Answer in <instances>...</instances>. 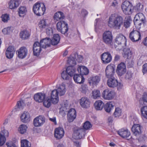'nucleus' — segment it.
<instances>
[{"label":"nucleus","mask_w":147,"mask_h":147,"mask_svg":"<svg viewBox=\"0 0 147 147\" xmlns=\"http://www.w3.org/2000/svg\"><path fill=\"white\" fill-rule=\"evenodd\" d=\"M123 18L121 16L115 14H112L109 17L108 26L111 28L119 29L123 24Z\"/></svg>","instance_id":"nucleus-1"},{"label":"nucleus","mask_w":147,"mask_h":147,"mask_svg":"<svg viewBox=\"0 0 147 147\" xmlns=\"http://www.w3.org/2000/svg\"><path fill=\"white\" fill-rule=\"evenodd\" d=\"M33 10L34 13L37 16H41L44 14L46 7L44 3L37 2L33 5Z\"/></svg>","instance_id":"nucleus-2"},{"label":"nucleus","mask_w":147,"mask_h":147,"mask_svg":"<svg viewBox=\"0 0 147 147\" xmlns=\"http://www.w3.org/2000/svg\"><path fill=\"white\" fill-rule=\"evenodd\" d=\"M134 24L138 29L141 28L140 26L142 24H144L146 22V20L143 14L139 13L136 14L134 19Z\"/></svg>","instance_id":"nucleus-3"},{"label":"nucleus","mask_w":147,"mask_h":147,"mask_svg":"<svg viewBox=\"0 0 147 147\" xmlns=\"http://www.w3.org/2000/svg\"><path fill=\"white\" fill-rule=\"evenodd\" d=\"M121 6L122 10L126 15H130L133 11L132 5L129 1H124L122 3Z\"/></svg>","instance_id":"nucleus-4"},{"label":"nucleus","mask_w":147,"mask_h":147,"mask_svg":"<svg viewBox=\"0 0 147 147\" xmlns=\"http://www.w3.org/2000/svg\"><path fill=\"white\" fill-rule=\"evenodd\" d=\"M73 138L76 139L83 138L86 134L85 131L82 128L76 127L74 128Z\"/></svg>","instance_id":"nucleus-5"},{"label":"nucleus","mask_w":147,"mask_h":147,"mask_svg":"<svg viewBox=\"0 0 147 147\" xmlns=\"http://www.w3.org/2000/svg\"><path fill=\"white\" fill-rule=\"evenodd\" d=\"M113 35L110 31L105 32L102 35L103 42L108 45H111L113 43Z\"/></svg>","instance_id":"nucleus-6"},{"label":"nucleus","mask_w":147,"mask_h":147,"mask_svg":"<svg viewBox=\"0 0 147 147\" xmlns=\"http://www.w3.org/2000/svg\"><path fill=\"white\" fill-rule=\"evenodd\" d=\"M67 26V24L63 21H60L57 24V30L63 34H65L68 31Z\"/></svg>","instance_id":"nucleus-7"},{"label":"nucleus","mask_w":147,"mask_h":147,"mask_svg":"<svg viewBox=\"0 0 147 147\" xmlns=\"http://www.w3.org/2000/svg\"><path fill=\"white\" fill-rule=\"evenodd\" d=\"M115 42L121 47L126 46V39L125 37L121 34H118L115 39Z\"/></svg>","instance_id":"nucleus-8"},{"label":"nucleus","mask_w":147,"mask_h":147,"mask_svg":"<svg viewBox=\"0 0 147 147\" xmlns=\"http://www.w3.org/2000/svg\"><path fill=\"white\" fill-rule=\"evenodd\" d=\"M129 38L132 42L138 41L141 39L140 33L136 30H133L129 34Z\"/></svg>","instance_id":"nucleus-9"},{"label":"nucleus","mask_w":147,"mask_h":147,"mask_svg":"<svg viewBox=\"0 0 147 147\" xmlns=\"http://www.w3.org/2000/svg\"><path fill=\"white\" fill-rule=\"evenodd\" d=\"M102 96L105 100H111L114 98L115 93L113 91L107 89L103 91Z\"/></svg>","instance_id":"nucleus-10"},{"label":"nucleus","mask_w":147,"mask_h":147,"mask_svg":"<svg viewBox=\"0 0 147 147\" xmlns=\"http://www.w3.org/2000/svg\"><path fill=\"white\" fill-rule=\"evenodd\" d=\"M115 68L113 66L109 65L107 66L105 70V76L107 78L114 77Z\"/></svg>","instance_id":"nucleus-11"},{"label":"nucleus","mask_w":147,"mask_h":147,"mask_svg":"<svg viewBox=\"0 0 147 147\" xmlns=\"http://www.w3.org/2000/svg\"><path fill=\"white\" fill-rule=\"evenodd\" d=\"M126 71L125 64L123 62H121L117 66L116 72L119 76H121L126 72Z\"/></svg>","instance_id":"nucleus-12"},{"label":"nucleus","mask_w":147,"mask_h":147,"mask_svg":"<svg viewBox=\"0 0 147 147\" xmlns=\"http://www.w3.org/2000/svg\"><path fill=\"white\" fill-rule=\"evenodd\" d=\"M9 136L8 131L3 129L1 130L0 132V146H3L5 143L6 139L5 137H8Z\"/></svg>","instance_id":"nucleus-13"},{"label":"nucleus","mask_w":147,"mask_h":147,"mask_svg":"<svg viewBox=\"0 0 147 147\" xmlns=\"http://www.w3.org/2000/svg\"><path fill=\"white\" fill-rule=\"evenodd\" d=\"M101 57L103 63L104 64L110 63L111 61L112 58L111 54L108 52H106L102 53Z\"/></svg>","instance_id":"nucleus-14"},{"label":"nucleus","mask_w":147,"mask_h":147,"mask_svg":"<svg viewBox=\"0 0 147 147\" xmlns=\"http://www.w3.org/2000/svg\"><path fill=\"white\" fill-rule=\"evenodd\" d=\"M45 122V118L42 116H39L34 119L33 123L35 127H39L43 125Z\"/></svg>","instance_id":"nucleus-15"},{"label":"nucleus","mask_w":147,"mask_h":147,"mask_svg":"<svg viewBox=\"0 0 147 147\" xmlns=\"http://www.w3.org/2000/svg\"><path fill=\"white\" fill-rule=\"evenodd\" d=\"M80 104L82 107L88 108L90 107V101L86 97H82L80 100Z\"/></svg>","instance_id":"nucleus-16"},{"label":"nucleus","mask_w":147,"mask_h":147,"mask_svg":"<svg viewBox=\"0 0 147 147\" xmlns=\"http://www.w3.org/2000/svg\"><path fill=\"white\" fill-rule=\"evenodd\" d=\"M76 111L74 109H70L67 115V119L69 122H72L76 117Z\"/></svg>","instance_id":"nucleus-17"},{"label":"nucleus","mask_w":147,"mask_h":147,"mask_svg":"<svg viewBox=\"0 0 147 147\" xmlns=\"http://www.w3.org/2000/svg\"><path fill=\"white\" fill-rule=\"evenodd\" d=\"M64 130L62 128H57L55 130L54 136L57 139H61L64 136Z\"/></svg>","instance_id":"nucleus-18"},{"label":"nucleus","mask_w":147,"mask_h":147,"mask_svg":"<svg viewBox=\"0 0 147 147\" xmlns=\"http://www.w3.org/2000/svg\"><path fill=\"white\" fill-rule=\"evenodd\" d=\"M134 124L131 127V131L136 136H139L141 134V126L139 124Z\"/></svg>","instance_id":"nucleus-19"},{"label":"nucleus","mask_w":147,"mask_h":147,"mask_svg":"<svg viewBox=\"0 0 147 147\" xmlns=\"http://www.w3.org/2000/svg\"><path fill=\"white\" fill-rule=\"evenodd\" d=\"M58 93L56 90H53L51 94V98L52 102L54 104H57L59 101Z\"/></svg>","instance_id":"nucleus-20"},{"label":"nucleus","mask_w":147,"mask_h":147,"mask_svg":"<svg viewBox=\"0 0 147 147\" xmlns=\"http://www.w3.org/2000/svg\"><path fill=\"white\" fill-rule=\"evenodd\" d=\"M41 47L39 46V42H35L33 46V51L34 55L37 56L39 55L41 50Z\"/></svg>","instance_id":"nucleus-21"},{"label":"nucleus","mask_w":147,"mask_h":147,"mask_svg":"<svg viewBox=\"0 0 147 147\" xmlns=\"http://www.w3.org/2000/svg\"><path fill=\"white\" fill-rule=\"evenodd\" d=\"M17 51L18 56L21 59L25 58L27 55L28 50L25 47H21Z\"/></svg>","instance_id":"nucleus-22"},{"label":"nucleus","mask_w":147,"mask_h":147,"mask_svg":"<svg viewBox=\"0 0 147 147\" xmlns=\"http://www.w3.org/2000/svg\"><path fill=\"white\" fill-rule=\"evenodd\" d=\"M15 50L13 46H10L8 47L6 51V57L8 59H11L13 56Z\"/></svg>","instance_id":"nucleus-23"},{"label":"nucleus","mask_w":147,"mask_h":147,"mask_svg":"<svg viewBox=\"0 0 147 147\" xmlns=\"http://www.w3.org/2000/svg\"><path fill=\"white\" fill-rule=\"evenodd\" d=\"M107 84L110 87L114 88L117 86L118 82L115 77H113L108 79L107 81Z\"/></svg>","instance_id":"nucleus-24"},{"label":"nucleus","mask_w":147,"mask_h":147,"mask_svg":"<svg viewBox=\"0 0 147 147\" xmlns=\"http://www.w3.org/2000/svg\"><path fill=\"white\" fill-rule=\"evenodd\" d=\"M45 94L41 93H37L35 94L34 96V100L38 102H42L45 99Z\"/></svg>","instance_id":"nucleus-25"},{"label":"nucleus","mask_w":147,"mask_h":147,"mask_svg":"<svg viewBox=\"0 0 147 147\" xmlns=\"http://www.w3.org/2000/svg\"><path fill=\"white\" fill-rule=\"evenodd\" d=\"M21 121L24 123H26L28 122L30 120V116L28 112H24L21 117Z\"/></svg>","instance_id":"nucleus-26"},{"label":"nucleus","mask_w":147,"mask_h":147,"mask_svg":"<svg viewBox=\"0 0 147 147\" xmlns=\"http://www.w3.org/2000/svg\"><path fill=\"white\" fill-rule=\"evenodd\" d=\"M118 134L122 138H127L130 135V132L127 129H121L118 131Z\"/></svg>","instance_id":"nucleus-27"},{"label":"nucleus","mask_w":147,"mask_h":147,"mask_svg":"<svg viewBox=\"0 0 147 147\" xmlns=\"http://www.w3.org/2000/svg\"><path fill=\"white\" fill-rule=\"evenodd\" d=\"M115 103L114 102L109 101L104 105V109L106 112L110 113L113 109Z\"/></svg>","instance_id":"nucleus-28"},{"label":"nucleus","mask_w":147,"mask_h":147,"mask_svg":"<svg viewBox=\"0 0 147 147\" xmlns=\"http://www.w3.org/2000/svg\"><path fill=\"white\" fill-rule=\"evenodd\" d=\"M77 70L81 75H87L89 73V70L87 67L83 66H79L77 68Z\"/></svg>","instance_id":"nucleus-29"},{"label":"nucleus","mask_w":147,"mask_h":147,"mask_svg":"<svg viewBox=\"0 0 147 147\" xmlns=\"http://www.w3.org/2000/svg\"><path fill=\"white\" fill-rule=\"evenodd\" d=\"M124 53L123 57L127 59H131L132 57V53L131 50L129 48H125L123 50Z\"/></svg>","instance_id":"nucleus-30"},{"label":"nucleus","mask_w":147,"mask_h":147,"mask_svg":"<svg viewBox=\"0 0 147 147\" xmlns=\"http://www.w3.org/2000/svg\"><path fill=\"white\" fill-rule=\"evenodd\" d=\"M76 54L74 53L73 55H71L67 60V63L69 66H74L76 65Z\"/></svg>","instance_id":"nucleus-31"},{"label":"nucleus","mask_w":147,"mask_h":147,"mask_svg":"<svg viewBox=\"0 0 147 147\" xmlns=\"http://www.w3.org/2000/svg\"><path fill=\"white\" fill-rule=\"evenodd\" d=\"M73 79L75 82L77 83L82 84L84 81V79L81 75L79 74H75L74 75Z\"/></svg>","instance_id":"nucleus-32"},{"label":"nucleus","mask_w":147,"mask_h":147,"mask_svg":"<svg viewBox=\"0 0 147 147\" xmlns=\"http://www.w3.org/2000/svg\"><path fill=\"white\" fill-rule=\"evenodd\" d=\"M104 104L101 100L96 101L94 103L95 109L97 111L101 110L104 107Z\"/></svg>","instance_id":"nucleus-33"},{"label":"nucleus","mask_w":147,"mask_h":147,"mask_svg":"<svg viewBox=\"0 0 147 147\" xmlns=\"http://www.w3.org/2000/svg\"><path fill=\"white\" fill-rule=\"evenodd\" d=\"M65 16L63 12L61 11H58L55 14L54 16V18L55 20L57 21H62L64 19Z\"/></svg>","instance_id":"nucleus-34"},{"label":"nucleus","mask_w":147,"mask_h":147,"mask_svg":"<svg viewBox=\"0 0 147 147\" xmlns=\"http://www.w3.org/2000/svg\"><path fill=\"white\" fill-rule=\"evenodd\" d=\"M100 77L98 76H92L89 78L90 83H92L93 85H96L99 83L100 80Z\"/></svg>","instance_id":"nucleus-35"},{"label":"nucleus","mask_w":147,"mask_h":147,"mask_svg":"<svg viewBox=\"0 0 147 147\" xmlns=\"http://www.w3.org/2000/svg\"><path fill=\"white\" fill-rule=\"evenodd\" d=\"M9 9H13L17 8L19 5L18 0H11L8 3Z\"/></svg>","instance_id":"nucleus-36"},{"label":"nucleus","mask_w":147,"mask_h":147,"mask_svg":"<svg viewBox=\"0 0 147 147\" xmlns=\"http://www.w3.org/2000/svg\"><path fill=\"white\" fill-rule=\"evenodd\" d=\"M56 90L60 96L64 95L66 92L65 84L63 83H62L58 89Z\"/></svg>","instance_id":"nucleus-37"},{"label":"nucleus","mask_w":147,"mask_h":147,"mask_svg":"<svg viewBox=\"0 0 147 147\" xmlns=\"http://www.w3.org/2000/svg\"><path fill=\"white\" fill-rule=\"evenodd\" d=\"M20 35L21 38L23 40L28 39L30 36L29 32L26 30H23L20 32Z\"/></svg>","instance_id":"nucleus-38"},{"label":"nucleus","mask_w":147,"mask_h":147,"mask_svg":"<svg viewBox=\"0 0 147 147\" xmlns=\"http://www.w3.org/2000/svg\"><path fill=\"white\" fill-rule=\"evenodd\" d=\"M65 71L71 77L74 75V73L76 71V69L74 66H69L67 67Z\"/></svg>","instance_id":"nucleus-39"},{"label":"nucleus","mask_w":147,"mask_h":147,"mask_svg":"<svg viewBox=\"0 0 147 147\" xmlns=\"http://www.w3.org/2000/svg\"><path fill=\"white\" fill-rule=\"evenodd\" d=\"M60 40V37L59 35L57 34L54 35L53 38L51 40V43L52 45H57L59 42Z\"/></svg>","instance_id":"nucleus-40"},{"label":"nucleus","mask_w":147,"mask_h":147,"mask_svg":"<svg viewBox=\"0 0 147 147\" xmlns=\"http://www.w3.org/2000/svg\"><path fill=\"white\" fill-rule=\"evenodd\" d=\"M131 22L132 20L130 17L127 16L125 17L123 23L124 26L125 28H128L130 26Z\"/></svg>","instance_id":"nucleus-41"},{"label":"nucleus","mask_w":147,"mask_h":147,"mask_svg":"<svg viewBox=\"0 0 147 147\" xmlns=\"http://www.w3.org/2000/svg\"><path fill=\"white\" fill-rule=\"evenodd\" d=\"M39 27L41 29L46 28L48 27V24L47 23L46 20L42 19L40 20L38 24Z\"/></svg>","instance_id":"nucleus-42"},{"label":"nucleus","mask_w":147,"mask_h":147,"mask_svg":"<svg viewBox=\"0 0 147 147\" xmlns=\"http://www.w3.org/2000/svg\"><path fill=\"white\" fill-rule=\"evenodd\" d=\"M92 94L93 98L95 99H97L100 96V92L98 90H94L92 91Z\"/></svg>","instance_id":"nucleus-43"},{"label":"nucleus","mask_w":147,"mask_h":147,"mask_svg":"<svg viewBox=\"0 0 147 147\" xmlns=\"http://www.w3.org/2000/svg\"><path fill=\"white\" fill-rule=\"evenodd\" d=\"M27 128V127L26 125L22 124L20 125L18 130L21 134H24L26 132Z\"/></svg>","instance_id":"nucleus-44"},{"label":"nucleus","mask_w":147,"mask_h":147,"mask_svg":"<svg viewBox=\"0 0 147 147\" xmlns=\"http://www.w3.org/2000/svg\"><path fill=\"white\" fill-rule=\"evenodd\" d=\"M51 99L47 97L44 100L43 103L44 105L47 108H49L51 105Z\"/></svg>","instance_id":"nucleus-45"},{"label":"nucleus","mask_w":147,"mask_h":147,"mask_svg":"<svg viewBox=\"0 0 147 147\" xmlns=\"http://www.w3.org/2000/svg\"><path fill=\"white\" fill-rule=\"evenodd\" d=\"M122 110L118 107L115 108L113 115L115 117H119L121 115Z\"/></svg>","instance_id":"nucleus-46"},{"label":"nucleus","mask_w":147,"mask_h":147,"mask_svg":"<svg viewBox=\"0 0 147 147\" xmlns=\"http://www.w3.org/2000/svg\"><path fill=\"white\" fill-rule=\"evenodd\" d=\"M27 10L24 7H21L19 8V14L20 17H23L25 14Z\"/></svg>","instance_id":"nucleus-47"},{"label":"nucleus","mask_w":147,"mask_h":147,"mask_svg":"<svg viewBox=\"0 0 147 147\" xmlns=\"http://www.w3.org/2000/svg\"><path fill=\"white\" fill-rule=\"evenodd\" d=\"M141 111L142 116L144 118L147 119V106H144L142 107Z\"/></svg>","instance_id":"nucleus-48"},{"label":"nucleus","mask_w":147,"mask_h":147,"mask_svg":"<svg viewBox=\"0 0 147 147\" xmlns=\"http://www.w3.org/2000/svg\"><path fill=\"white\" fill-rule=\"evenodd\" d=\"M61 76L62 78L64 80H69L71 76L69 75L66 71L63 70L61 73Z\"/></svg>","instance_id":"nucleus-49"},{"label":"nucleus","mask_w":147,"mask_h":147,"mask_svg":"<svg viewBox=\"0 0 147 147\" xmlns=\"http://www.w3.org/2000/svg\"><path fill=\"white\" fill-rule=\"evenodd\" d=\"M30 143L27 140H24L21 141V147H30Z\"/></svg>","instance_id":"nucleus-50"},{"label":"nucleus","mask_w":147,"mask_h":147,"mask_svg":"<svg viewBox=\"0 0 147 147\" xmlns=\"http://www.w3.org/2000/svg\"><path fill=\"white\" fill-rule=\"evenodd\" d=\"M92 127V125L88 121H87L84 123L83 126V129H84L85 131L86 130L89 129Z\"/></svg>","instance_id":"nucleus-51"},{"label":"nucleus","mask_w":147,"mask_h":147,"mask_svg":"<svg viewBox=\"0 0 147 147\" xmlns=\"http://www.w3.org/2000/svg\"><path fill=\"white\" fill-rule=\"evenodd\" d=\"M142 8L141 4L138 3L135 6L133 7V11L134 10L136 12H139L142 10Z\"/></svg>","instance_id":"nucleus-52"},{"label":"nucleus","mask_w":147,"mask_h":147,"mask_svg":"<svg viewBox=\"0 0 147 147\" xmlns=\"http://www.w3.org/2000/svg\"><path fill=\"white\" fill-rule=\"evenodd\" d=\"M2 21L4 22H7L9 20V17L7 14H5L2 15L1 17Z\"/></svg>","instance_id":"nucleus-53"},{"label":"nucleus","mask_w":147,"mask_h":147,"mask_svg":"<svg viewBox=\"0 0 147 147\" xmlns=\"http://www.w3.org/2000/svg\"><path fill=\"white\" fill-rule=\"evenodd\" d=\"M68 107V104L67 100L64 101L62 104L61 108L63 111H66Z\"/></svg>","instance_id":"nucleus-54"},{"label":"nucleus","mask_w":147,"mask_h":147,"mask_svg":"<svg viewBox=\"0 0 147 147\" xmlns=\"http://www.w3.org/2000/svg\"><path fill=\"white\" fill-rule=\"evenodd\" d=\"M133 73L130 71H128L125 74V78L126 79H130L132 76Z\"/></svg>","instance_id":"nucleus-55"},{"label":"nucleus","mask_w":147,"mask_h":147,"mask_svg":"<svg viewBox=\"0 0 147 147\" xmlns=\"http://www.w3.org/2000/svg\"><path fill=\"white\" fill-rule=\"evenodd\" d=\"M127 66L129 67H133L134 64V62L133 60L132 57L131 59H127Z\"/></svg>","instance_id":"nucleus-56"},{"label":"nucleus","mask_w":147,"mask_h":147,"mask_svg":"<svg viewBox=\"0 0 147 147\" xmlns=\"http://www.w3.org/2000/svg\"><path fill=\"white\" fill-rule=\"evenodd\" d=\"M44 39V41L45 42V44L46 45L47 47H50L51 45V39L48 38H45Z\"/></svg>","instance_id":"nucleus-57"},{"label":"nucleus","mask_w":147,"mask_h":147,"mask_svg":"<svg viewBox=\"0 0 147 147\" xmlns=\"http://www.w3.org/2000/svg\"><path fill=\"white\" fill-rule=\"evenodd\" d=\"M10 28L8 27L3 29L2 30V32L5 34H9L11 32Z\"/></svg>","instance_id":"nucleus-58"},{"label":"nucleus","mask_w":147,"mask_h":147,"mask_svg":"<svg viewBox=\"0 0 147 147\" xmlns=\"http://www.w3.org/2000/svg\"><path fill=\"white\" fill-rule=\"evenodd\" d=\"M80 89L82 93H85L88 90L87 86L86 84L82 85Z\"/></svg>","instance_id":"nucleus-59"},{"label":"nucleus","mask_w":147,"mask_h":147,"mask_svg":"<svg viewBox=\"0 0 147 147\" xmlns=\"http://www.w3.org/2000/svg\"><path fill=\"white\" fill-rule=\"evenodd\" d=\"M24 105V104L22 101H19L17 102V106L18 108L20 109H22Z\"/></svg>","instance_id":"nucleus-60"},{"label":"nucleus","mask_w":147,"mask_h":147,"mask_svg":"<svg viewBox=\"0 0 147 147\" xmlns=\"http://www.w3.org/2000/svg\"><path fill=\"white\" fill-rule=\"evenodd\" d=\"M39 46L42 48H45L47 47L46 45L45 44V42L44 41V38L41 40L40 42H39Z\"/></svg>","instance_id":"nucleus-61"},{"label":"nucleus","mask_w":147,"mask_h":147,"mask_svg":"<svg viewBox=\"0 0 147 147\" xmlns=\"http://www.w3.org/2000/svg\"><path fill=\"white\" fill-rule=\"evenodd\" d=\"M139 137L138 138V140L140 142L142 141L145 140L146 138V136L144 134H141L140 135Z\"/></svg>","instance_id":"nucleus-62"},{"label":"nucleus","mask_w":147,"mask_h":147,"mask_svg":"<svg viewBox=\"0 0 147 147\" xmlns=\"http://www.w3.org/2000/svg\"><path fill=\"white\" fill-rule=\"evenodd\" d=\"M7 147H17L16 145L13 143L11 142H9L6 143Z\"/></svg>","instance_id":"nucleus-63"},{"label":"nucleus","mask_w":147,"mask_h":147,"mask_svg":"<svg viewBox=\"0 0 147 147\" xmlns=\"http://www.w3.org/2000/svg\"><path fill=\"white\" fill-rule=\"evenodd\" d=\"M142 71L143 74H144L147 71V63L144 64L142 66Z\"/></svg>","instance_id":"nucleus-64"}]
</instances>
